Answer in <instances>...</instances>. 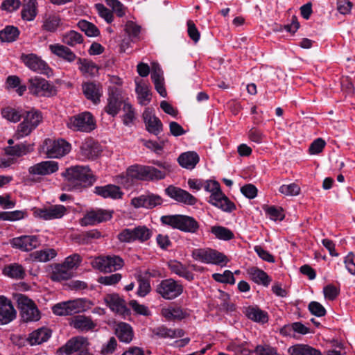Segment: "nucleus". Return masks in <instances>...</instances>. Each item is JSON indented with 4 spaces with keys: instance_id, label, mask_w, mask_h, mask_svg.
I'll list each match as a JSON object with an SVG mask.
<instances>
[{
    "instance_id": "1",
    "label": "nucleus",
    "mask_w": 355,
    "mask_h": 355,
    "mask_svg": "<svg viewBox=\"0 0 355 355\" xmlns=\"http://www.w3.org/2000/svg\"><path fill=\"white\" fill-rule=\"evenodd\" d=\"M62 176L67 182L69 189L80 190L93 184L94 175L88 166H73L65 170Z\"/></svg>"
},
{
    "instance_id": "2",
    "label": "nucleus",
    "mask_w": 355,
    "mask_h": 355,
    "mask_svg": "<svg viewBox=\"0 0 355 355\" xmlns=\"http://www.w3.org/2000/svg\"><path fill=\"white\" fill-rule=\"evenodd\" d=\"M162 224L182 232L196 233L199 230L198 222L193 217L186 215H166L161 217Z\"/></svg>"
},
{
    "instance_id": "3",
    "label": "nucleus",
    "mask_w": 355,
    "mask_h": 355,
    "mask_svg": "<svg viewBox=\"0 0 355 355\" xmlns=\"http://www.w3.org/2000/svg\"><path fill=\"white\" fill-rule=\"evenodd\" d=\"M92 305L85 299H76L55 304L52 307L53 313L59 316L71 315L86 311Z\"/></svg>"
},
{
    "instance_id": "4",
    "label": "nucleus",
    "mask_w": 355,
    "mask_h": 355,
    "mask_svg": "<svg viewBox=\"0 0 355 355\" xmlns=\"http://www.w3.org/2000/svg\"><path fill=\"white\" fill-rule=\"evenodd\" d=\"M42 120V113L35 109L26 112L23 121L19 124L15 138L20 139L29 135Z\"/></svg>"
},
{
    "instance_id": "5",
    "label": "nucleus",
    "mask_w": 355,
    "mask_h": 355,
    "mask_svg": "<svg viewBox=\"0 0 355 355\" xmlns=\"http://www.w3.org/2000/svg\"><path fill=\"white\" fill-rule=\"evenodd\" d=\"M15 300L21 318L25 322L37 321L40 319V312L35 303L24 294H17Z\"/></svg>"
},
{
    "instance_id": "6",
    "label": "nucleus",
    "mask_w": 355,
    "mask_h": 355,
    "mask_svg": "<svg viewBox=\"0 0 355 355\" xmlns=\"http://www.w3.org/2000/svg\"><path fill=\"white\" fill-rule=\"evenodd\" d=\"M153 235L150 229L145 225H139L134 228H125L118 235V239L121 242L132 243L139 241L144 243L149 240Z\"/></svg>"
},
{
    "instance_id": "7",
    "label": "nucleus",
    "mask_w": 355,
    "mask_h": 355,
    "mask_svg": "<svg viewBox=\"0 0 355 355\" xmlns=\"http://www.w3.org/2000/svg\"><path fill=\"white\" fill-rule=\"evenodd\" d=\"M67 126L73 130L89 132L95 129L96 123L92 114L89 112H84L70 117Z\"/></svg>"
},
{
    "instance_id": "8",
    "label": "nucleus",
    "mask_w": 355,
    "mask_h": 355,
    "mask_svg": "<svg viewBox=\"0 0 355 355\" xmlns=\"http://www.w3.org/2000/svg\"><path fill=\"white\" fill-rule=\"evenodd\" d=\"M92 267L103 272H112L122 268L123 259L116 255L99 256L92 261Z\"/></svg>"
},
{
    "instance_id": "9",
    "label": "nucleus",
    "mask_w": 355,
    "mask_h": 355,
    "mask_svg": "<svg viewBox=\"0 0 355 355\" xmlns=\"http://www.w3.org/2000/svg\"><path fill=\"white\" fill-rule=\"evenodd\" d=\"M71 148V144L62 139H46L43 145V149L49 158L62 157L70 152Z\"/></svg>"
},
{
    "instance_id": "10",
    "label": "nucleus",
    "mask_w": 355,
    "mask_h": 355,
    "mask_svg": "<svg viewBox=\"0 0 355 355\" xmlns=\"http://www.w3.org/2000/svg\"><path fill=\"white\" fill-rule=\"evenodd\" d=\"M183 286L172 278L162 280L156 286V292L165 300H173L183 293Z\"/></svg>"
},
{
    "instance_id": "11",
    "label": "nucleus",
    "mask_w": 355,
    "mask_h": 355,
    "mask_svg": "<svg viewBox=\"0 0 355 355\" xmlns=\"http://www.w3.org/2000/svg\"><path fill=\"white\" fill-rule=\"evenodd\" d=\"M29 83L30 92L37 96L49 97L56 94L55 87L44 78L35 77L29 80Z\"/></svg>"
},
{
    "instance_id": "12",
    "label": "nucleus",
    "mask_w": 355,
    "mask_h": 355,
    "mask_svg": "<svg viewBox=\"0 0 355 355\" xmlns=\"http://www.w3.org/2000/svg\"><path fill=\"white\" fill-rule=\"evenodd\" d=\"M101 152V146L94 139L88 137L81 143L78 157L83 161L94 160L100 156Z\"/></svg>"
},
{
    "instance_id": "13",
    "label": "nucleus",
    "mask_w": 355,
    "mask_h": 355,
    "mask_svg": "<svg viewBox=\"0 0 355 355\" xmlns=\"http://www.w3.org/2000/svg\"><path fill=\"white\" fill-rule=\"evenodd\" d=\"M163 203L162 198L150 191H146L139 196L131 199L130 204L136 209L145 208L151 209Z\"/></svg>"
},
{
    "instance_id": "14",
    "label": "nucleus",
    "mask_w": 355,
    "mask_h": 355,
    "mask_svg": "<svg viewBox=\"0 0 355 355\" xmlns=\"http://www.w3.org/2000/svg\"><path fill=\"white\" fill-rule=\"evenodd\" d=\"M9 243L12 248L21 252H30L37 248L40 242L36 235H21L10 239Z\"/></svg>"
},
{
    "instance_id": "15",
    "label": "nucleus",
    "mask_w": 355,
    "mask_h": 355,
    "mask_svg": "<svg viewBox=\"0 0 355 355\" xmlns=\"http://www.w3.org/2000/svg\"><path fill=\"white\" fill-rule=\"evenodd\" d=\"M89 341L83 336H76L71 338L64 346V351L67 354L89 355Z\"/></svg>"
},
{
    "instance_id": "16",
    "label": "nucleus",
    "mask_w": 355,
    "mask_h": 355,
    "mask_svg": "<svg viewBox=\"0 0 355 355\" xmlns=\"http://www.w3.org/2000/svg\"><path fill=\"white\" fill-rule=\"evenodd\" d=\"M112 216V212L107 210L102 209H91L87 211L80 220V224L82 226L94 225L110 220Z\"/></svg>"
},
{
    "instance_id": "17",
    "label": "nucleus",
    "mask_w": 355,
    "mask_h": 355,
    "mask_svg": "<svg viewBox=\"0 0 355 355\" xmlns=\"http://www.w3.org/2000/svg\"><path fill=\"white\" fill-rule=\"evenodd\" d=\"M21 59L25 65L32 71L47 76H49L50 73H51V69L46 62L35 54H23L21 56Z\"/></svg>"
},
{
    "instance_id": "18",
    "label": "nucleus",
    "mask_w": 355,
    "mask_h": 355,
    "mask_svg": "<svg viewBox=\"0 0 355 355\" xmlns=\"http://www.w3.org/2000/svg\"><path fill=\"white\" fill-rule=\"evenodd\" d=\"M66 212L64 206L55 205L43 209L36 208L33 211V215L44 220H53L61 218Z\"/></svg>"
},
{
    "instance_id": "19",
    "label": "nucleus",
    "mask_w": 355,
    "mask_h": 355,
    "mask_svg": "<svg viewBox=\"0 0 355 355\" xmlns=\"http://www.w3.org/2000/svg\"><path fill=\"white\" fill-rule=\"evenodd\" d=\"M167 196L175 200L189 205H194L197 199L188 191L174 186H169L165 189Z\"/></svg>"
},
{
    "instance_id": "20",
    "label": "nucleus",
    "mask_w": 355,
    "mask_h": 355,
    "mask_svg": "<svg viewBox=\"0 0 355 355\" xmlns=\"http://www.w3.org/2000/svg\"><path fill=\"white\" fill-rule=\"evenodd\" d=\"M146 130L151 134L158 135L163 130V124L149 107L145 109L142 114Z\"/></svg>"
},
{
    "instance_id": "21",
    "label": "nucleus",
    "mask_w": 355,
    "mask_h": 355,
    "mask_svg": "<svg viewBox=\"0 0 355 355\" xmlns=\"http://www.w3.org/2000/svg\"><path fill=\"white\" fill-rule=\"evenodd\" d=\"M16 311L10 300L0 296V324H6L16 318Z\"/></svg>"
},
{
    "instance_id": "22",
    "label": "nucleus",
    "mask_w": 355,
    "mask_h": 355,
    "mask_svg": "<svg viewBox=\"0 0 355 355\" xmlns=\"http://www.w3.org/2000/svg\"><path fill=\"white\" fill-rule=\"evenodd\" d=\"M208 202L224 211L231 212L235 209L234 204L229 200L222 191L211 194Z\"/></svg>"
},
{
    "instance_id": "23",
    "label": "nucleus",
    "mask_w": 355,
    "mask_h": 355,
    "mask_svg": "<svg viewBox=\"0 0 355 355\" xmlns=\"http://www.w3.org/2000/svg\"><path fill=\"white\" fill-rule=\"evenodd\" d=\"M208 202L224 211L231 212L235 209L234 204L229 200L222 191L211 194Z\"/></svg>"
},
{
    "instance_id": "24",
    "label": "nucleus",
    "mask_w": 355,
    "mask_h": 355,
    "mask_svg": "<svg viewBox=\"0 0 355 355\" xmlns=\"http://www.w3.org/2000/svg\"><path fill=\"white\" fill-rule=\"evenodd\" d=\"M208 202L224 211L231 212L235 209L234 204L229 200L222 191L211 194Z\"/></svg>"
},
{
    "instance_id": "25",
    "label": "nucleus",
    "mask_w": 355,
    "mask_h": 355,
    "mask_svg": "<svg viewBox=\"0 0 355 355\" xmlns=\"http://www.w3.org/2000/svg\"><path fill=\"white\" fill-rule=\"evenodd\" d=\"M104 302L112 311L116 313L125 315L128 312L125 301L118 294L106 295L104 297Z\"/></svg>"
},
{
    "instance_id": "26",
    "label": "nucleus",
    "mask_w": 355,
    "mask_h": 355,
    "mask_svg": "<svg viewBox=\"0 0 355 355\" xmlns=\"http://www.w3.org/2000/svg\"><path fill=\"white\" fill-rule=\"evenodd\" d=\"M58 170V164L55 161H44L36 164L28 168L32 175H47Z\"/></svg>"
},
{
    "instance_id": "27",
    "label": "nucleus",
    "mask_w": 355,
    "mask_h": 355,
    "mask_svg": "<svg viewBox=\"0 0 355 355\" xmlns=\"http://www.w3.org/2000/svg\"><path fill=\"white\" fill-rule=\"evenodd\" d=\"M83 92L85 97L91 100L94 104L100 102L103 90L100 84L94 82L85 83L82 85Z\"/></svg>"
},
{
    "instance_id": "28",
    "label": "nucleus",
    "mask_w": 355,
    "mask_h": 355,
    "mask_svg": "<svg viewBox=\"0 0 355 355\" xmlns=\"http://www.w3.org/2000/svg\"><path fill=\"white\" fill-rule=\"evenodd\" d=\"M69 324L72 327L82 332L92 331L96 327V324L92 318L84 315H78L73 317Z\"/></svg>"
},
{
    "instance_id": "29",
    "label": "nucleus",
    "mask_w": 355,
    "mask_h": 355,
    "mask_svg": "<svg viewBox=\"0 0 355 355\" xmlns=\"http://www.w3.org/2000/svg\"><path fill=\"white\" fill-rule=\"evenodd\" d=\"M94 193L104 198H110L112 199L121 198L123 195L120 188L114 184L96 187L94 188Z\"/></svg>"
},
{
    "instance_id": "30",
    "label": "nucleus",
    "mask_w": 355,
    "mask_h": 355,
    "mask_svg": "<svg viewBox=\"0 0 355 355\" xmlns=\"http://www.w3.org/2000/svg\"><path fill=\"white\" fill-rule=\"evenodd\" d=\"M200 157L194 151L182 153L178 158L179 164L184 168L191 170L196 167L199 162Z\"/></svg>"
},
{
    "instance_id": "31",
    "label": "nucleus",
    "mask_w": 355,
    "mask_h": 355,
    "mask_svg": "<svg viewBox=\"0 0 355 355\" xmlns=\"http://www.w3.org/2000/svg\"><path fill=\"white\" fill-rule=\"evenodd\" d=\"M49 49L52 53L69 62H73L77 58L70 49L60 44H51Z\"/></svg>"
},
{
    "instance_id": "32",
    "label": "nucleus",
    "mask_w": 355,
    "mask_h": 355,
    "mask_svg": "<svg viewBox=\"0 0 355 355\" xmlns=\"http://www.w3.org/2000/svg\"><path fill=\"white\" fill-rule=\"evenodd\" d=\"M73 276V272H70L62 263H55L52 266V271L50 278L53 282L68 280Z\"/></svg>"
},
{
    "instance_id": "33",
    "label": "nucleus",
    "mask_w": 355,
    "mask_h": 355,
    "mask_svg": "<svg viewBox=\"0 0 355 355\" xmlns=\"http://www.w3.org/2000/svg\"><path fill=\"white\" fill-rule=\"evenodd\" d=\"M51 336V331L46 327L39 328L28 336V340L31 345H40L47 341Z\"/></svg>"
},
{
    "instance_id": "34",
    "label": "nucleus",
    "mask_w": 355,
    "mask_h": 355,
    "mask_svg": "<svg viewBox=\"0 0 355 355\" xmlns=\"http://www.w3.org/2000/svg\"><path fill=\"white\" fill-rule=\"evenodd\" d=\"M168 266L171 272L189 282L194 279V274L189 271L188 268L180 262L178 261H170L168 263Z\"/></svg>"
},
{
    "instance_id": "35",
    "label": "nucleus",
    "mask_w": 355,
    "mask_h": 355,
    "mask_svg": "<svg viewBox=\"0 0 355 355\" xmlns=\"http://www.w3.org/2000/svg\"><path fill=\"white\" fill-rule=\"evenodd\" d=\"M116 335L120 341L129 343L133 338L134 333L132 327L129 324L120 322L116 325Z\"/></svg>"
},
{
    "instance_id": "36",
    "label": "nucleus",
    "mask_w": 355,
    "mask_h": 355,
    "mask_svg": "<svg viewBox=\"0 0 355 355\" xmlns=\"http://www.w3.org/2000/svg\"><path fill=\"white\" fill-rule=\"evenodd\" d=\"M135 92L137 94L139 103L141 105H147L150 101L151 94L149 86L147 84H146L143 80L136 82Z\"/></svg>"
},
{
    "instance_id": "37",
    "label": "nucleus",
    "mask_w": 355,
    "mask_h": 355,
    "mask_svg": "<svg viewBox=\"0 0 355 355\" xmlns=\"http://www.w3.org/2000/svg\"><path fill=\"white\" fill-rule=\"evenodd\" d=\"M3 273L6 276L15 279H22L26 275L24 267L17 263L6 266L3 269Z\"/></svg>"
},
{
    "instance_id": "38",
    "label": "nucleus",
    "mask_w": 355,
    "mask_h": 355,
    "mask_svg": "<svg viewBox=\"0 0 355 355\" xmlns=\"http://www.w3.org/2000/svg\"><path fill=\"white\" fill-rule=\"evenodd\" d=\"M155 335L163 338H181L184 335V331L181 329H169L162 326L153 330Z\"/></svg>"
},
{
    "instance_id": "39",
    "label": "nucleus",
    "mask_w": 355,
    "mask_h": 355,
    "mask_svg": "<svg viewBox=\"0 0 355 355\" xmlns=\"http://www.w3.org/2000/svg\"><path fill=\"white\" fill-rule=\"evenodd\" d=\"M288 352L291 355H322L319 350L304 344L293 345Z\"/></svg>"
},
{
    "instance_id": "40",
    "label": "nucleus",
    "mask_w": 355,
    "mask_h": 355,
    "mask_svg": "<svg viewBox=\"0 0 355 355\" xmlns=\"http://www.w3.org/2000/svg\"><path fill=\"white\" fill-rule=\"evenodd\" d=\"M62 24L60 16L55 13L46 15L42 24V28L48 32H55Z\"/></svg>"
},
{
    "instance_id": "41",
    "label": "nucleus",
    "mask_w": 355,
    "mask_h": 355,
    "mask_svg": "<svg viewBox=\"0 0 355 355\" xmlns=\"http://www.w3.org/2000/svg\"><path fill=\"white\" fill-rule=\"evenodd\" d=\"M121 103L118 94L112 92L107 98V105L104 107V111L112 116H115L121 109Z\"/></svg>"
},
{
    "instance_id": "42",
    "label": "nucleus",
    "mask_w": 355,
    "mask_h": 355,
    "mask_svg": "<svg viewBox=\"0 0 355 355\" xmlns=\"http://www.w3.org/2000/svg\"><path fill=\"white\" fill-rule=\"evenodd\" d=\"M245 313L249 319L257 322L263 324L268 320L267 313L257 307L249 306L245 309Z\"/></svg>"
},
{
    "instance_id": "43",
    "label": "nucleus",
    "mask_w": 355,
    "mask_h": 355,
    "mask_svg": "<svg viewBox=\"0 0 355 355\" xmlns=\"http://www.w3.org/2000/svg\"><path fill=\"white\" fill-rule=\"evenodd\" d=\"M248 273L250 275L251 279L258 284H262L265 286H268L271 282V279L267 273L257 268H251L249 269Z\"/></svg>"
},
{
    "instance_id": "44",
    "label": "nucleus",
    "mask_w": 355,
    "mask_h": 355,
    "mask_svg": "<svg viewBox=\"0 0 355 355\" xmlns=\"http://www.w3.org/2000/svg\"><path fill=\"white\" fill-rule=\"evenodd\" d=\"M33 150V144H19L13 146H8L6 149L8 155L14 156H22Z\"/></svg>"
},
{
    "instance_id": "45",
    "label": "nucleus",
    "mask_w": 355,
    "mask_h": 355,
    "mask_svg": "<svg viewBox=\"0 0 355 355\" xmlns=\"http://www.w3.org/2000/svg\"><path fill=\"white\" fill-rule=\"evenodd\" d=\"M57 256V251L53 248H45L34 252L31 257L33 260L40 262H47Z\"/></svg>"
},
{
    "instance_id": "46",
    "label": "nucleus",
    "mask_w": 355,
    "mask_h": 355,
    "mask_svg": "<svg viewBox=\"0 0 355 355\" xmlns=\"http://www.w3.org/2000/svg\"><path fill=\"white\" fill-rule=\"evenodd\" d=\"M37 15V0H28L21 10L23 19L32 21Z\"/></svg>"
},
{
    "instance_id": "47",
    "label": "nucleus",
    "mask_w": 355,
    "mask_h": 355,
    "mask_svg": "<svg viewBox=\"0 0 355 355\" xmlns=\"http://www.w3.org/2000/svg\"><path fill=\"white\" fill-rule=\"evenodd\" d=\"M135 277L139 283L137 294L138 296L144 297L151 291L150 282L148 279H145V277L141 272L137 273Z\"/></svg>"
},
{
    "instance_id": "48",
    "label": "nucleus",
    "mask_w": 355,
    "mask_h": 355,
    "mask_svg": "<svg viewBox=\"0 0 355 355\" xmlns=\"http://www.w3.org/2000/svg\"><path fill=\"white\" fill-rule=\"evenodd\" d=\"M62 41L70 46H74L81 44L83 42V37L80 33L75 31H70L62 35Z\"/></svg>"
},
{
    "instance_id": "49",
    "label": "nucleus",
    "mask_w": 355,
    "mask_h": 355,
    "mask_svg": "<svg viewBox=\"0 0 355 355\" xmlns=\"http://www.w3.org/2000/svg\"><path fill=\"white\" fill-rule=\"evenodd\" d=\"M211 232L216 236V238L224 240L229 241L234 238V233L227 227L215 225L211 227Z\"/></svg>"
},
{
    "instance_id": "50",
    "label": "nucleus",
    "mask_w": 355,
    "mask_h": 355,
    "mask_svg": "<svg viewBox=\"0 0 355 355\" xmlns=\"http://www.w3.org/2000/svg\"><path fill=\"white\" fill-rule=\"evenodd\" d=\"M27 216V211L25 210L0 211V220H2L17 221L25 218Z\"/></svg>"
},
{
    "instance_id": "51",
    "label": "nucleus",
    "mask_w": 355,
    "mask_h": 355,
    "mask_svg": "<svg viewBox=\"0 0 355 355\" xmlns=\"http://www.w3.org/2000/svg\"><path fill=\"white\" fill-rule=\"evenodd\" d=\"M162 315L167 320H181L185 315L183 311L179 307H168L162 310Z\"/></svg>"
},
{
    "instance_id": "52",
    "label": "nucleus",
    "mask_w": 355,
    "mask_h": 355,
    "mask_svg": "<svg viewBox=\"0 0 355 355\" xmlns=\"http://www.w3.org/2000/svg\"><path fill=\"white\" fill-rule=\"evenodd\" d=\"M145 181L162 180L166 177L165 171H160L153 166H145Z\"/></svg>"
},
{
    "instance_id": "53",
    "label": "nucleus",
    "mask_w": 355,
    "mask_h": 355,
    "mask_svg": "<svg viewBox=\"0 0 355 355\" xmlns=\"http://www.w3.org/2000/svg\"><path fill=\"white\" fill-rule=\"evenodd\" d=\"M19 33V32L17 28L8 26L0 31V40L2 42H11L17 39Z\"/></svg>"
},
{
    "instance_id": "54",
    "label": "nucleus",
    "mask_w": 355,
    "mask_h": 355,
    "mask_svg": "<svg viewBox=\"0 0 355 355\" xmlns=\"http://www.w3.org/2000/svg\"><path fill=\"white\" fill-rule=\"evenodd\" d=\"M78 28L89 37H96L100 35V31L92 23L86 20H80L78 23Z\"/></svg>"
},
{
    "instance_id": "55",
    "label": "nucleus",
    "mask_w": 355,
    "mask_h": 355,
    "mask_svg": "<svg viewBox=\"0 0 355 355\" xmlns=\"http://www.w3.org/2000/svg\"><path fill=\"white\" fill-rule=\"evenodd\" d=\"M79 69L84 74L89 76H94L98 73L97 66L92 61L85 59L78 58Z\"/></svg>"
},
{
    "instance_id": "56",
    "label": "nucleus",
    "mask_w": 355,
    "mask_h": 355,
    "mask_svg": "<svg viewBox=\"0 0 355 355\" xmlns=\"http://www.w3.org/2000/svg\"><path fill=\"white\" fill-rule=\"evenodd\" d=\"M83 261L82 257L77 253L72 254L67 257L62 263L70 272L77 269Z\"/></svg>"
},
{
    "instance_id": "57",
    "label": "nucleus",
    "mask_w": 355,
    "mask_h": 355,
    "mask_svg": "<svg viewBox=\"0 0 355 355\" xmlns=\"http://www.w3.org/2000/svg\"><path fill=\"white\" fill-rule=\"evenodd\" d=\"M127 173L134 181H145V166L138 164L130 166L127 168Z\"/></svg>"
},
{
    "instance_id": "58",
    "label": "nucleus",
    "mask_w": 355,
    "mask_h": 355,
    "mask_svg": "<svg viewBox=\"0 0 355 355\" xmlns=\"http://www.w3.org/2000/svg\"><path fill=\"white\" fill-rule=\"evenodd\" d=\"M228 261L229 259L223 253L211 248L208 264L225 266Z\"/></svg>"
},
{
    "instance_id": "59",
    "label": "nucleus",
    "mask_w": 355,
    "mask_h": 355,
    "mask_svg": "<svg viewBox=\"0 0 355 355\" xmlns=\"http://www.w3.org/2000/svg\"><path fill=\"white\" fill-rule=\"evenodd\" d=\"M293 331L294 332H297L300 334H306L309 333V328L305 327L302 323L296 322H293L291 324H288L284 326L282 330L281 333L284 334H286L290 331Z\"/></svg>"
},
{
    "instance_id": "60",
    "label": "nucleus",
    "mask_w": 355,
    "mask_h": 355,
    "mask_svg": "<svg viewBox=\"0 0 355 355\" xmlns=\"http://www.w3.org/2000/svg\"><path fill=\"white\" fill-rule=\"evenodd\" d=\"M125 32L132 41L138 40L141 32V27L132 21H128L125 25Z\"/></svg>"
},
{
    "instance_id": "61",
    "label": "nucleus",
    "mask_w": 355,
    "mask_h": 355,
    "mask_svg": "<svg viewBox=\"0 0 355 355\" xmlns=\"http://www.w3.org/2000/svg\"><path fill=\"white\" fill-rule=\"evenodd\" d=\"M123 110L125 112L123 116V122L125 125H130L135 119V110L131 104L124 102Z\"/></svg>"
},
{
    "instance_id": "62",
    "label": "nucleus",
    "mask_w": 355,
    "mask_h": 355,
    "mask_svg": "<svg viewBox=\"0 0 355 355\" xmlns=\"http://www.w3.org/2000/svg\"><path fill=\"white\" fill-rule=\"evenodd\" d=\"M94 8L96 10L98 15L103 18L107 23L110 24L114 19L112 12L107 8L102 3H96Z\"/></svg>"
},
{
    "instance_id": "63",
    "label": "nucleus",
    "mask_w": 355,
    "mask_h": 355,
    "mask_svg": "<svg viewBox=\"0 0 355 355\" xmlns=\"http://www.w3.org/2000/svg\"><path fill=\"white\" fill-rule=\"evenodd\" d=\"M213 279L218 282L234 284L235 279L233 273L230 270H225L223 274L214 273L212 275Z\"/></svg>"
},
{
    "instance_id": "64",
    "label": "nucleus",
    "mask_w": 355,
    "mask_h": 355,
    "mask_svg": "<svg viewBox=\"0 0 355 355\" xmlns=\"http://www.w3.org/2000/svg\"><path fill=\"white\" fill-rule=\"evenodd\" d=\"M254 352L256 355H280L275 347L268 344L258 345Z\"/></svg>"
}]
</instances>
